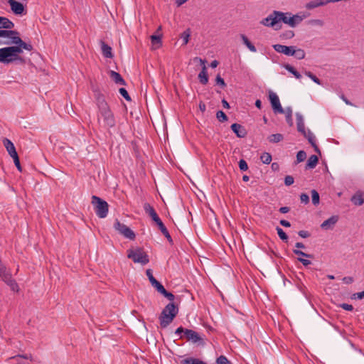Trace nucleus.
Masks as SVG:
<instances>
[{
	"label": "nucleus",
	"mask_w": 364,
	"mask_h": 364,
	"mask_svg": "<svg viewBox=\"0 0 364 364\" xmlns=\"http://www.w3.org/2000/svg\"><path fill=\"white\" fill-rule=\"evenodd\" d=\"M325 5H326V2L325 0H314V1H311L308 2L306 4L305 7L308 10H311L315 8L325 6Z\"/></svg>",
	"instance_id": "nucleus-23"
},
{
	"label": "nucleus",
	"mask_w": 364,
	"mask_h": 364,
	"mask_svg": "<svg viewBox=\"0 0 364 364\" xmlns=\"http://www.w3.org/2000/svg\"><path fill=\"white\" fill-rule=\"evenodd\" d=\"M269 141L272 143H278L283 140V135L281 134H271L269 137Z\"/></svg>",
	"instance_id": "nucleus-34"
},
{
	"label": "nucleus",
	"mask_w": 364,
	"mask_h": 364,
	"mask_svg": "<svg viewBox=\"0 0 364 364\" xmlns=\"http://www.w3.org/2000/svg\"><path fill=\"white\" fill-rule=\"evenodd\" d=\"M318 162V158L316 155H311L306 163V168H314L316 167Z\"/></svg>",
	"instance_id": "nucleus-28"
},
{
	"label": "nucleus",
	"mask_w": 364,
	"mask_h": 364,
	"mask_svg": "<svg viewBox=\"0 0 364 364\" xmlns=\"http://www.w3.org/2000/svg\"><path fill=\"white\" fill-rule=\"evenodd\" d=\"M305 75L310 77L316 83L321 85V80L310 71H306Z\"/></svg>",
	"instance_id": "nucleus-44"
},
{
	"label": "nucleus",
	"mask_w": 364,
	"mask_h": 364,
	"mask_svg": "<svg viewBox=\"0 0 364 364\" xmlns=\"http://www.w3.org/2000/svg\"><path fill=\"white\" fill-rule=\"evenodd\" d=\"M7 31H11V33H13L11 35H7V36H1V38H6L4 41H0V44L6 45L9 46H12L11 45H14V43H10L13 39L12 38L14 36H19V33L17 31L14 30H7Z\"/></svg>",
	"instance_id": "nucleus-22"
},
{
	"label": "nucleus",
	"mask_w": 364,
	"mask_h": 364,
	"mask_svg": "<svg viewBox=\"0 0 364 364\" xmlns=\"http://www.w3.org/2000/svg\"><path fill=\"white\" fill-rule=\"evenodd\" d=\"M296 254L301 256V257H307V258H312L313 256L311 254H306L304 252H294Z\"/></svg>",
	"instance_id": "nucleus-58"
},
{
	"label": "nucleus",
	"mask_w": 364,
	"mask_h": 364,
	"mask_svg": "<svg viewBox=\"0 0 364 364\" xmlns=\"http://www.w3.org/2000/svg\"><path fill=\"white\" fill-rule=\"evenodd\" d=\"M156 224L159 226V228L160 229L161 232L164 235V236L168 240V241L171 242L172 241L171 237L168 231L167 230L166 226L161 221V220L159 222V223H156Z\"/></svg>",
	"instance_id": "nucleus-30"
},
{
	"label": "nucleus",
	"mask_w": 364,
	"mask_h": 364,
	"mask_svg": "<svg viewBox=\"0 0 364 364\" xmlns=\"http://www.w3.org/2000/svg\"><path fill=\"white\" fill-rule=\"evenodd\" d=\"M1 279L11 288L14 291H18V285L16 282L12 279L11 273L9 271L1 277Z\"/></svg>",
	"instance_id": "nucleus-11"
},
{
	"label": "nucleus",
	"mask_w": 364,
	"mask_h": 364,
	"mask_svg": "<svg viewBox=\"0 0 364 364\" xmlns=\"http://www.w3.org/2000/svg\"><path fill=\"white\" fill-rule=\"evenodd\" d=\"M178 309L171 302L168 304L162 310L159 316L160 326L162 328H166L173 320L178 314Z\"/></svg>",
	"instance_id": "nucleus-3"
},
{
	"label": "nucleus",
	"mask_w": 364,
	"mask_h": 364,
	"mask_svg": "<svg viewBox=\"0 0 364 364\" xmlns=\"http://www.w3.org/2000/svg\"><path fill=\"white\" fill-rule=\"evenodd\" d=\"M284 68L293 74L296 78L300 79L301 77V74L291 65L286 64L284 65Z\"/></svg>",
	"instance_id": "nucleus-33"
},
{
	"label": "nucleus",
	"mask_w": 364,
	"mask_h": 364,
	"mask_svg": "<svg viewBox=\"0 0 364 364\" xmlns=\"http://www.w3.org/2000/svg\"><path fill=\"white\" fill-rule=\"evenodd\" d=\"M216 117L220 122H225L228 120V117L225 113L221 110H219L216 113Z\"/></svg>",
	"instance_id": "nucleus-40"
},
{
	"label": "nucleus",
	"mask_w": 364,
	"mask_h": 364,
	"mask_svg": "<svg viewBox=\"0 0 364 364\" xmlns=\"http://www.w3.org/2000/svg\"><path fill=\"white\" fill-rule=\"evenodd\" d=\"M191 34V29L187 28L180 35L181 38L183 39V46H186L188 43Z\"/></svg>",
	"instance_id": "nucleus-31"
},
{
	"label": "nucleus",
	"mask_w": 364,
	"mask_h": 364,
	"mask_svg": "<svg viewBox=\"0 0 364 364\" xmlns=\"http://www.w3.org/2000/svg\"><path fill=\"white\" fill-rule=\"evenodd\" d=\"M146 274L149 278V280L151 285L156 288V289L159 291L161 289H162L164 287L159 282L157 281L155 277L153 276L151 269H149L146 271Z\"/></svg>",
	"instance_id": "nucleus-17"
},
{
	"label": "nucleus",
	"mask_w": 364,
	"mask_h": 364,
	"mask_svg": "<svg viewBox=\"0 0 364 364\" xmlns=\"http://www.w3.org/2000/svg\"><path fill=\"white\" fill-rule=\"evenodd\" d=\"M338 220V216L333 215L328 219L323 221V223L321 225V227L324 230H331L334 227Z\"/></svg>",
	"instance_id": "nucleus-19"
},
{
	"label": "nucleus",
	"mask_w": 364,
	"mask_h": 364,
	"mask_svg": "<svg viewBox=\"0 0 364 364\" xmlns=\"http://www.w3.org/2000/svg\"><path fill=\"white\" fill-rule=\"evenodd\" d=\"M9 270L3 264L1 260L0 259V277L7 273Z\"/></svg>",
	"instance_id": "nucleus-53"
},
{
	"label": "nucleus",
	"mask_w": 364,
	"mask_h": 364,
	"mask_svg": "<svg viewBox=\"0 0 364 364\" xmlns=\"http://www.w3.org/2000/svg\"><path fill=\"white\" fill-rule=\"evenodd\" d=\"M294 179L291 176H287L284 178V184L287 186L294 183Z\"/></svg>",
	"instance_id": "nucleus-49"
},
{
	"label": "nucleus",
	"mask_w": 364,
	"mask_h": 364,
	"mask_svg": "<svg viewBox=\"0 0 364 364\" xmlns=\"http://www.w3.org/2000/svg\"><path fill=\"white\" fill-rule=\"evenodd\" d=\"M290 210V208L287 206H284V207H281L279 208V212L281 213H288L289 211Z\"/></svg>",
	"instance_id": "nucleus-63"
},
{
	"label": "nucleus",
	"mask_w": 364,
	"mask_h": 364,
	"mask_svg": "<svg viewBox=\"0 0 364 364\" xmlns=\"http://www.w3.org/2000/svg\"><path fill=\"white\" fill-rule=\"evenodd\" d=\"M14 23L6 17L0 16V31L12 30Z\"/></svg>",
	"instance_id": "nucleus-20"
},
{
	"label": "nucleus",
	"mask_w": 364,
	"mask_h": 364,
	"mask_svg": "<svg viewBox=\"0 0 364 364\" xmlns=\"http://www.w3.org/2000/svg\"><path fill=\"white\" fill-rule=\"evenodd\" d=\"M101 48L102 54L105 58H112L113 57L112 48L102 41H101Z\"/></svg>",
	"instance_id": "nucleus-25"
},
{
	"label": "nucleus",
	"mask_w": 364,
	"mask_h": 364,
	"mask_svg": "<svg viewBox=\"0 0 364 364\" xmlns=\"http://www.w3.org/2000/svg\"><path fill=\"white\" fill-rule=\"evenodd\" d=\"M159 292L164 295L169 301H172L175 299V296L172 293L167 291L164 287L162 289H161Z\"/></svg>",
	"instance_id": "nucleus-37"
},
{
	"label": "nucleus",
	"mask_w": 364,
	"mask_h": 364,
	"mask_svg": "<svg viewBox=\"0 0 364 364\" xmlns=\"http://www.w3.org/2000/svg\"><path fill=\"white\" fill-rule=\"evenodd\" d=\"M305 55H306V53L303 49H301V48L296 49L295 47L294 48L293 56H295V58L296 59L302 60L305 58Z\"/></svg>",
	"instance_id": "nucleus-32"
},
{
	"label": "nucleus",
	"mask_w": 364,
	"mask_h": 364,
	"mask_svg": "<svg viewBox=\"0 0 364 364\" xmlns=\"http://www.w3.org/2000/svg\"><path fill=\"white\" fill-rule=\"evenodd\" d=\"M231 129L239 138H244L247 134L245 128L237 123H234L231 125Z\"/></svg>",
	"instance_id": "nucleus-15"
},
{
	"label": "nucleus",
	"mask_w": 364,
	"mask_h": 364,
	"mask_svg": "<svg viewBox=\"0 0 364 364\" xmlns=\"http://www.w3.org/2000/svg\"><path fill=\"white\" fill-rule=\"evenodd\" d=\"M11 358L16 359V360H17L18 358H23L26 360H33V357H32L31 354H18L15 356L11 357Z\"/></svg>",
	"instance_id": "nucleus-42"
},
{
	"label": "nucleus",
	"mask_w": 364,
	"mask_h": 364,
	"mask_svg": "<svg viewBox=\"0 0 364 364\" xmlns=\"http://www.w3.org/2000/svg\"><path fill=\"white\" fill-rule=\"evenodd\" d=\"M309 141V142L312 145L314 144L315 141V136L314 134L311 131H308V132H306V135H304Z\"/></svg>",
	"instance_id": "nucleus-43"
},
{
	"label": "nucleus",
	"mask_w": 364,
	"mask_h": 364,
	"mask_svg": "<svg viewBox=\"0 0 364 364\" xmlns=\"http://www.w3.org/2000/svg\"><path fill=\"white\" fill-rule=\"evenodd\" d=\"M185 337L188 341H191L193 343H197L198 345L204 346L205 342L203 338L193 330L191 329H185Z\"/></svg>",
	"instance_id": "nucleus-8"
},
{
	"label": "nucleus",
	"mask_w": 364,
	"mask_h": 364,
	"mask_svg": "<svg viewBox=\"0 0 364 364\" xmlns=\"http://www.w3.org/2000/svg\"><path fill=\"white\" fill-rule=\"evenodd\" d=\"M185 329L186 328H183L182 326H180L178 327L176 331H175V334L178 335V336H180V338H182V336H181V334L182 333H183L185 334Z\"/></svg>",
	"instance_id": "nucleus-57"
},
{
	"label": "nucleus",
	"mask_w": 364,
	"mask_h": 364,
	"mask_svg": "<svg viewBox=\"0 0 364 364\" xmlns=\"http://www.w3.org/2000/svg\"><path fill=\"white\" fill-rule=\"evenodd\" d=\"M9 43H14L15 46H7L0 48V63L9 64L15 60H18L21 63H25L23 58L19 55L25 49L28 51L33 50V46L24 42L20 36H14Z\"/></svg>",
	"instance_id": "nucleus-1"
},
{
	"label": "nucleus",
	"mask_w": 364,
	"mask_h": 364,
	"mask_svg": "<svg viewBox=\"0 0 364 364\" xmlns=\"http://www.w3.org/2000/svg\"><path fill=\"white\" fill-rule=\"evenodd\" d=\"M144 209L146 213L149 214V215L151 218V219L156 223H159L161 220L157 213H156L154 208L148 203H144Z\"/></svg>",
	"instance_id": "nucleus-14"
},
{
	"label": "nucleus",
	"mask_w": 364,
	"mask_h": 364,
	"mask_svg": "<svg viewBox=\"0 0 364 364\" xmlns=\"http://www.w3.org/2000/svg\"><path fill=\"white\" fill-rule=\"evenodd\" d=\"M215 82L221 87L224 88L226 86V83L220 75H218L215 78Z\"/></svg>",
	"instance_id": "nucleus-48"
},
{
	"label": "nucleus",
	"mask_w": 364,
	"mask_h": 364,
	"mask_svg": "<svg viewBox=\"0 0 364 364\" xmlns=\"http://www.w3.org/2000/svg\"><path fill=\"white\" fill-rule=\"evenodd\" d=\"M306 158V154L304 151H299L296 154V162L300 163L304 161Z\"/></svg>",
	"instance_id": "nucleus-41"
},
{
	"label": "nucleus",
	"mask_w": 364,
	"mask_h": 364,
	"mask_svg": "<svg viewBox=\"0 0 364 364\" xmlns=\"http://www.w3.org/2000/svg\"><path fill=\"white\" fill-rule=\"evenodd\" d=\"M95 97L99 109V123H100V119H102L105 126L107 127H114L115 119L109 105L105 100V96L100 91L95 90Z\"/></svg>",
	"instance_id": "nucleus-2"
},
{
	"label": "nucleus",
	"mask_w": 364,
	"mask_h": 364,
	"mask_svg": "<svg viewBox=\"0 0 364 364\" xmlns=\"http://www.w3.org/2000/svg\"><path fill=\"white\" fill-rule=\"evenodd\" d=\"M294 46H287L281 44L273 45V48L278 53L288 56H293Z\"/></svg>",
	"instance_id": "nucleus-12"
},
{
	"label": "nucleus",
	"mask_w": 364,
	"mask_h": 364,
	"mask_svg": "<svg viewBox=\"0 0 364 364\" xmlns=\"http://www.w3.org/2000/svg\"><path fill=\"white\" fill-rule=\"evenodd\" d=\"M114 228L125 237L130 240L135 238V233L126 225L121 223L119 220H116L114 223Z\"/></svg>",
	"instance_id": "nucleus-7"
},
{
	"label": "nucleus",
	"mask_w": 364,
	"mask_h": 364,
	"mask_svg": "<svg viewBox=\"0 0 364 364\" xmlns=\"http://www.w3.org/2000/svg\"><path fill=\"white\" fill-rule=\"evenodd\" d=\"M14 159V162L15 164V166H16L17 169L19 171H22V167L21 166V164H20V161H19V158H18V156H16L12 158Z\"/></svg>",
	"instance_id": "nucleus-50"
},
{
	"label": "nucleus",
	"mask_w": 364,
	"mask_h": 364,
	"mask_svg": "<svg viewBox=\"0 0 364 364\" xmlns=\"http://www.w3.org/2000/svg\"><path fill=\"white\" fill-rule=\"evenodd\" d=\"M299 235L303 238H306V237H308L310 235L307 231L300 230L299 232Z\"/></svg>",
	"instance_id": "nucleus-59"
},
{
	"label": "nucleus",
	"mask_w": 364,
	"mask_h": 364,
	"mask_svg": "<svg viewBox=\"0 0 364 364\" xmlns=\"http://www.w3.org/2000/svg\"><path fill=\"white\" fill-rule=\"evenodd\" d=\"M339 306L346 311H350L353 310V306L351 304L343 303V304H339Z\"/></svg>",
	"instance_id": "nucleus-52"
},
{
	"label": "nucleus",
	"mask_w": 364,
	"mask_h": 364,
	"mask_svg": "<svg viewBox=\"0 0 364 364\" xmlns=\"http://www.w3.org/2000/svg\"><path fill=\"white\" fill-rule=\"evenodd\" d=\"M240 37L243 41V43L250 49V51L256 52L257 50L255 46L249 41L245 35L241 34Z\"/></svg>",
	"instance_id": "nucleus-29"
},
{
	"label": "nucleus",
	"mask_w": 364,
	"mask_h": 364,
	"mask_svg": "<svg viewBox=\"0 0 364 364\" xmlns=\"http://www.w3.org/2000/svg\"><path fill=\"white\" fill-rule=\"evenodd\" d=\"M92 204L94 206L96 215L99 218H104L107 215L109 205L105 200L98 196H92Z\"/></svg>",
	"instance_id": "nucleus-4"
},
{
	"label": "nucleus",
	"mask_w": 364,
	"mask_h": 364,
	"mask_svg": "<svg viewBox=\"0 0 364 364\" xmlns=\"http://www.w3.org/2000/svg\"><path fill=\"white\" fill-rule=\"evenodd\" d=\"M342 280L346 284H351L353 282V277H345L342 279Z\"/></svg>",
	"instance_id": "nucleus-60"
},
{
	"label": "nucleus",
	"mask_w": 364,
	"mask_h": 364,
	"mask_svg": "<svg viewBox=\"0 0 364 364\" xmlns=\"http://www.w3.org/2000/svg\"><path fill=\"white\" fill-rule=\"evenodd\" d=\"M109 76L116 84L126 85L124 80L122 77L121 75L114 70L109 72Z\"/></svg>",
	"instance_id": "nucleus-24"
},
{
	"label": "nucleus",
	"mask_w": 364,
	"mask_h": 364,
	"mask_svg": "<svg viewBox=\"0 0 364 364\" xmlns=\"http://www.w3.org/2000/svg\"><path fill=\"white\" fill-rule=\"evenodd\" d=\"M196 59L197 60L198 58H196ZM200 63L201 65H203V67H202V70L200 72V73L198 74V79L200 80V82L203 85H206L208 82V73H207V68H206V66L205 65V60H203L201 58H198Z\"/></svg>",
	"instance_id": "nucleus-13"
},
{
	"label": "nucleus",
	"mask_w": 364,
	"mask_h": 364,
	"mask_svg": "<svg viewBox=\"0 0 364 364\" xmlns=\"http://www.w3.org/2000/svg\"><path fill=\"white\" fill-rule=\"evenodd\" d=\"M277 231L278 235L282 240H287L288 237H287V234L283 231V230L281 228L277 227Z\"/></svg>",
	"instance_id": "nucleus-46"
},
{
	"label": "nucleus",
	"mask_w": 364,
	"mask_h": 364,
	"mask_svg": "<svg viewBox=\"0 0 364 364\" xmlns=\"http://www.w3.org/2000/svg\"><path fill=\"white\" fill-rule=\"evenodd\" d=\"M269 98L272 109L275 113L278 112V113L282 114L284 112V109L281 106L279 99L278 96L274 92H273L272 91H270L269 94Z\"/></svg>",
	"instance_id": "nucleus-9"
},
{
	"label": "nucleus",
	"mask_w": 364,
	"mask_h": 364,
	"mask_svg": "<svg viewBox=\"0 0 364 364\" xmlns=\"http://www.w3.org/2000/svg\"><path fill=\"white\" fill-rule=\"evenodd\" d=\"M119 92L126 100L131 101V97L125 88H119Z\"/></svg>",
	"instance_id": "nucleus-45"
},
{
	"label": "nucleus",
	"mask_w": 364,
	"mask_h": 364,
	"mask_svg": "<svg viewBox=\"0 0 364 364\" xmlns=\"http://www.w3.org/2000/svg\"><path fill=\"white\" fill-rule=\"evenodd\" d=\"M364 298V290L361 292L355 293L352 295L353 299H363Z\"/></svg>",
	"instance_id": "nucleus-51"
},
{
	"label": "nucleus",
	"mask_w": 364,
	"mask_h": 364,
	"mask_svg": "<svg viewBox=\"0 0 364 364\" xmlns=\"http://www.w3.org/2000/svg\"><path fill=\"white\" fill-rule=\"evenodd\" d=\"M161 37H162L161 33L151 36L150 38H151L152 46H155L154 48V49L159 48L161 46V45H162Z\"/></svg>",
	"instance_id": "nucleus-26"
},
{
	"label": "nucleus",
	"mask_w": 364,
	"mask_h": 364,
	"mask_svg": "<svg viewBox=\"0 0 364 364\" xmlns=\"http://www.w3.org/2000/svg\"><path fill=\"white\" fill-rule=\"evenodd\" d=\"M309 23L311 25L322 26L323 25V21L320 19H312L309 21Z\"/></svg>",
	"instance_id": "nucleus-55"
},
{
	"label": "nucleus",
	"mask_w": 364,
	"mask_h": 364,
	"mask_svg": "<svg viewBox=\"0 0 364 364\" xmlns=\"http://www.w3.org/2000/svg\"><path fill=\"white\" fill-rule=\"evenodd\" d=\"M3 144L11 158L18 155L13 142L7 138L3 139Z\"/></svg>",
	"instance_id": "nucleus-16"
},
{
	"label": "nucleus",
	"mask_w": 364,
	"mask_h": 364,
	"mask_svg": "<svg viewBox=\"0 0 364 364\" xmlns=\"http://www.w3.org/2000/svg\"><path fill=\"white\" fill-rule=\"evenodd\" d=\"M275 14L279 16L278 19L279 22L282 21L292 28L295 27L303 21V17L298 14L291 16V14L289 12L284 13L282 11H279V13Z\"/></svg>",
	"instance_id": "nucleus-5"
},
{
	"label": "nucleus",
	"mask_w": 364,
	"mask_h": 364,
	"mask_svg": "<svg viewBox=\"0 0 364 364\" xmlns=\"http://www.w3.org/2000/svg\"><path fill=\"white\" fill-rule=\"evenodd\" d=\"M311 193L312 203L314 205H318L319 204V201H320V198H319L318 193L316 190H314V189L312 190Z\"/></svg>",
	"instance_id": "nucleus-36"
},
{
	"label": "nucleus",
	"mask_w": 364,
	"mask_h": 364,
	"mask_svg": "<svg viewBox=\"0 0 364 364\" xmlns=\"http://www.w3.org/2000/svg\"><path fill=\"white\" fill-rule=\"evenodd\" d=\"M217 364H232L225 355H220L216 359Z\"/></svg>",
	"instance_id": "nucleus-39"
},
{
	"label": "nucleus",
	"mask_w": 364,
	"mask_h": 364,
	"mask_svg": "<svg viewBox=\"0 0 364 364\" xmlns=\"http://www.w3.org/2000/svg\"><path fill=\"white\" fill-rule=\"evenodd\" d=\"M296 124L297 129L299 132L302 133L303 135H306L305 125L302 116L297 113L296 114Z\"/></svg>",
	"instance_id": "nucleus-27"
},
{
	"label": "nucleus",
	"mask_w": 364,
	"mask_h": 364,
	"mask_svg": "<svg viewBox=\"0 0 364 364\" xmlns=\"http://www.w3.org/2000/svg\"><path fill=\"white\" fill-rule=\"evenodd\" d=\"M351 202L357 206H360L364 203L363 193L358 191L350 198Z\"/></svg>",
	"instance_id": "nucleus-21"
},
{
	"label": "nucleus",
	"mask_w": 364,
	"mask_h": 364,
	"mask_svg": "<svg viewBox=\"0 0 364 364\" xmlns=\"http://www.w3.org/2000/svg\"><path fill=\"white\" fill-rule=\"evenodd\" d=\"M279 223L284 226V227H286V228H289L291 226V224L289 221L286 220H281Z\"/></svg>",
	"instance_id": "nucleus-62"
},
{
	"label": "nucleus",
	"mask_w": 364,
	"mask_h": 364,
	"mask_svg": "<svg viewBox=\"0 0 364 364\" xmlns=\"http://www.w3.org/2000/svg\"><path fill=\"white\" fill-rule=\"evenodd\" d=\"M298 260L301 262L304 266L307 267L308 265L311 264V262L309 259H304L303 257H299Z\"/></svg>",
	"instance_id": "nucleus-56"
},
{
	"label": "nucleus",
	"mask_w": 364,
	"mask_h": 364,
	"mask_svg": "<svg viewBox=\"0 0 364 364\" xmlns=\"http://www.w3.org/2000/svg\"><path fill=\"white\" fill-rule=\"evenodd\" d=\"M8 3L11 6V11L15 14H21L24 11L23 5L16 0H9Z\"/></svg>",
	"instance_id": "nucleus-18"
},
{
	"label": "nucleus",
	"mask_w": 364,
	"mask_h": 364,
	"mask_svg": "<svg viewBox=\"0 0 364 364\" xmlns=\"http://www.w3.org/2000/svg\"><path fill=\"white\" fill-rule=\"evenodd\" d=\"M286 119H287V122L288 124H289L290 125H292L293 122H292V109L291 107H287L286 109Z\"/></svg>",
	"instance_id": "nucleus-38"
},
{
	"label": "nucleus",
	"mask_w": 364,
	"mask_h": 364,
	"mask_svg": "<svg viewBox=\"0 0 364 364\" xmlns=\"http://www.w3.org/2000/svg\"><path fill=\"white\" fill-rule=\"evenodd\" d=\"M275 13H279L278 11H274L271 14H269L267 18H264L261 23L264 26L269 27H274L277 25L279 22V16Z\"/></svg>",
	"instance_id": "nucleus-10"
},
{
	"label": "nucleus",
	"mask_w": 364,
	"mask_h": 364,
	"mask_svg": "<svg viewBox=\"0 0 364 364\" xmlns=\"http://www.w3.org/2000/svg\"><path fill=\"white\" fill-rule=\"evenodd\" d=\"M240 169L242 171H245L248 169V165L244 159H240L239 161Z\"/></svg>",
	"instance_id": "nucleus-47"
},
{
	"label": "nucleus",
	"mask_w": 364,
	"mask_h": 364,
	"mask_svg": "<svg viewBox=\"0 0 364 364\" xmlns=\"http://www.w3.org/2000/svg\"><path fill=\"white\" fill-rule=\"evenodd\" d=\"M260 160L262 161V163L269 164L272 161V156L270 154L264 152L260 156Z\"/></svg>",
	"instance_id": "nucleus-35"
},
{
	"label": "nucleus",
	"mask_w": 364,
	"mask_h": 364,
	"mask_svg": "<svg viewBox=\"0 0 364 364\" xmlns=\"http://www.w3.org/2000/svg\"><path fill=\"white\" fill-rule=\"evenodd\" d=\"M300 200L301 203L307 204L309 202V197L306 193H301L300 196Z\"/></svg>",
	"instance_id": "nucleus-54"
},
{
	"label": "nucleus",
	"mask_w": 364,
	"mask_h": 364,
	"mask_svg": "<svg viewBox=\"0 0 364 364\" xmlns=\"http://www.w3.org/2000/svg\"><path fill=\"white\" fill-rule=\"evenodd\" d=\"M127 257L132 259L135 263L145 265L149 262V257L146 252H129Z\"/></svg>",
	"instance_id": "nucleus-6"
},
{
	"label": "nucleus",
	"mask_w": 364,
	"mask_h": 364,
	"mask_svg": "<svg viewBox=\"0 0 364 364\" xmlns=\"http://www.w3.org/2000/svg\"><path fill=\"white\" fill-rule=\"evenodd\" d=\"M199 109H200V110L202 112H204L205 111L206 106H205V103H204V102H200L199 103Z\"/></svg>",
	"instance_id": "nucleus-64"
},
{
	"label": "nucleus",
	"mask_w": 364,
	"mask_h": 364,
	"mask_svg": "<svg viewBox=\"0 0 364 364\" xmlns=\"http://www.w3.org/2000/svg\"><path fill=\"white\" fill-rule=\"evenodd\" d=\"M287 38H291L294 36V33L292 31H288L284 33Z\"/></svg>",
	"instance_id": "nucleus-61"
}]
</instances>
